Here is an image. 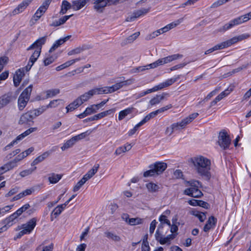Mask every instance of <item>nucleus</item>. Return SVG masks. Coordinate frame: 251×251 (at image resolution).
Returning <instances> with one entry per match:
<instances>
[{
  "instance_id": "1",
  "label": "nucleus",
  "mask_w": 251,
  "mask_h": 251,
  "mask_svg": "<svg viewBox=\"0 0 251 251\" xmlns=\"http://www.w3.org/2000/svg\"><path fill=\"white\" fill-rule=\"evenodd\" d=\"M194 169L201 176L210 179L211 177V161L203 156L199 155L191 158Z\"/></svg>"
},
{
  "instance_id": "2",
  "label": "nucleus",
  "mask_w": 251,
  "mask_h": 251,
  "mask_svg": "<svg viewBox=\"0 0 251 251\" xmlns=\"http://www.w3.org/2000/svg\"><path fill=\"white\" fill-rule=\"evenodd\" d=\"M250 37V35L248 33H244L241 35H239L237 36L232 37L226 41L220 43L216 45L213 47L209 49V51L212 53L214 51L222 50L225 48H227L230 47L233 44H235L239 42L242 41L243 40L249 38Z\"/></svg>"
},
{
  "instance_id": "3",
  "label": "nucleus",
  "mask_w": 251,
  "mask_h": 251,
  "mask_svg": "<svg viewBox=\"0 0 251 251\" xmlns=\"http://www.w3.org/2000/svg\"><path fill=\"white\" fill-rule=\"evenodd\" d=\"M179 75H177L175 77L168 79L165 81L164 82L160 83L158 85L154 86L153 88L151 89H149L145 91L141 92V93H139L137 96V98L138 99L141 98L149 93L156 92L158 90H161L164 88L169 87L172 85L178 79H179Z\"/></svg>"
},
{
  "instance_id": "4",
  "label": "nucleus",
  "mask_w": 251,
  "mask_h": 251,
  "mask_svg": "<svg viewBox=\"0 0 251 251\" xmlns=\"http://www.w3.org/2000/svg\"><path fill=\"white\" fill-rule=\"evenodd\" d=\"M250 19H251V12L231 20L228 23L218 29V31L220 32H225L234 26L240 25Z\"/></svg>"
},
{
  "instance_id": "5",
  "label": "nucleus",
  "mask_w": 251,
  "mask_h": 251,
  "mask_svg": "<svg viewBox=\"0 0 251 251\" xmlns=\"http://www.w3.org/2000/svg\"><path fill=\"white\" fill-rule=\"evenodd\" d=\"M200 182L198 180H191L186 182V186H190L184 191V194L191 196L194 198H200L202 195V193L199 188L200 186Z\"/></svg>"
},
{
  "instance_id": "6",
  "label": "nucleus",
  "mask_w": 251,
  "mask_h": 251,
  "mask_svg": "<svg viewBox=\"0 0 251 251\" xmlns=\"http://www.w3.org/2000/svg\"><path fill=\"white\" fill-rule=\"evenodd\" d=\"M32 85L28 86L20 95L18 100V106L20 111H22L26 106L29 100Z\"/></svg>"
},
{
  "instance_id": "7",
  "label": "nucleus",
  "mask_w": 251,
  "mask_h": 251,
  "mask_svg": "<svg viewBox=\"0 0 251 251\" xmlns=\"http://www.w3.org/2000/svg\"><path fill=\"white\" fill-rule=\"evenodd\" d=\"M198 113H193L182 120L181 121L172 124L174 131H179L181 129H184L187 125L191 123L198 116Z\"/></svg>"
},
{
  "instance_id": "8",
  "label": "nucleus",
  "mask_w": 251,
  "mask_h": 251,
  "mask_svg": "<svg viewBox=\"0 0 251 251\" xmlns=\"http://www.w3.org/2000/svg\"><path fill=\"white\" fill-rule=\"evenodd\" d=\"M162 228V225H161L158 227L155 234V239L161 245H164L165 244H170L171 241L175 238L176 235L171 234L167 235L165 237H164L163 233L161 231V229Z\"/></svg>"
},
{
  "instance_id": "9",
  "label": "nucleus",
  "mask_w": 251,
  "mask_h": 251,
  "mask_svg": "<svg viewBox=\"0 0 251 251\" xmlns=\"http://www.w3.org/2000/svg\"><path fill=\"white\" fill-rule=\"evenodd\" d=\"M218 144L223 150H226L229 148L231 144V138L226 131H223L219 133Z\"/></svg>"
},
{
  "instance_id": "10",
  "label": "nucleus",
  "mask_w": 251,
  "mask_h": 251,
  "mask_svg": "<svg viewBox=\"0 0 251 251\" xmlns=\"http://www.w3.org/2000/svg\"><path fill=\"white\" fill-rule=\"evenodd\" d=\"M116 0H94V9L97 12L101 13L106 6L114 3Z\"/></svg>"
},
{
  "instance_id": "11",
  "label": "nucleus",
  "mask_w": 251,
  "mask_h": 251,
  "mask_svg": "<svg viewBox=\"0 0 251 251\" xmlns=\"http://www.w3.org/2000/svg\"><path fill=\"white\" fill-rule=\"evenodd\" d=\"M16 97L12 92H8L0 97V109L6 106L12 101L15 100Z\"/></svg>"
},
{
  "instance_id": "12",
  "label": "nucleus",
  "mask_w": 251,
  "mask_h": 251,
  "mask_svg": "<svg viewBox=\"0 0 251 251\" xmlns=\"http://www.w3.org/2000/svg\"><path fill=\"white\" fill-rule=\"evenodd\" d=\"M37 129V127H30L29 129L25 130L24 132L18 136L16 138L12 141L10 144L5 147V149H8L11 147L13 146L15 144H17L24 139L25 137L29 135L30 133L35 131Z\"/></svg>"
},
{
  "instance_id": "13",
  "label": "nucleus",
  "mask_w": 251,
  "mask_h": 251,
  "mask_svg": "<svg viewBox=\"0 0 251 251\" xmlns=\"http://www.w3.org/2000/svg\"><path fill=\"white\" fill-rule=\"evenodd\" d=\"M133 82L134 79L132 78H130L126 80L121 81L120 82H117L111 86H108L110 93L117 91L124 87L130 85L132 84Z\"/></svg>"
},
{
  "instance_id": "14",
  "label": "nucleus",
  "mask_w": 251,
  "mask_h": 251,
  "mask_svg": "<svg viewBox=\"0 0 251 251\" xmlns=\"http://www.w3.org/2000/svg\"><path fill=\"white\" fill-rule=\"evenodd\" d=\"M50 3V0H46L43 3L42 5L37 9L33 16V19L35 21H38L46 11Z\"/></svg>"
},
{
  "instance_id": "15",
  "label": "nucleus",
  "mask_w": 251,
  "mask_h": 251,
  "mask_svg": "<svg viewBox=\"0 0 251 251\" xmlns=\"http://www.w3.org/2000/svg\"><path fill=\"white\" fill-rule=\"evenodd\" d=\"M26 71V67L18 69L15 72L13 76V83L15 87H18L25 75V72Z\"/></svg>"
},
{
  "instance_id": "16",
  "label": "nucleus",
  "mask_w": 251,
  "mask_h": 251,
  "mask_svg": "<svg viewBox=\"0 0 251 251\" xmlns=\"http://www.w3.org/2000/svg\"><path fill=\"white\" fill-rule=\"evenodd\" d=\"M115 111L114 109H109L102 112H100L97 115H95L92 117H89L87 119H86L83 120L84 123L93 121H97L99 119H100L104 117H106L109 115H110L113 113Z\"/></svg>"
},
{
  "instance_id": "17",
  "label": "nucleus",
  "mask_w": 251,
  "mask_h": 251,
  "mask_svg": "<svg viewBox=\"0 0 251 251\" xmlns=\"http://www.w3.org/2000/svg\"><path fill=\"white\" fill-rule=\"evenodd\" d=\"M150 10V8H142L139 10L135 11L132 16L127 18V21H133L135 19L144 16L146 15Z\"/></svg>"
},
{
  "instance_id": "18",
  "label": "nucleus",
  "mask_w": 251,
  "mask_h": 251,
  "mask_svg": "<svg viewBox=\"0 0 251 251\" xmlns=\"http://www.w3.org/2000/svg\"><path fill=\"white\" fill-rule=\"evenodd\" d=\"M35 50L30 57L29 62L27 65L26 66V71L27 72L30 70L31 67L34 63V62L37 60L38 58L39 57L41 50L40 49H37L36 48L34 49Z\"/></svg>"
},
{
  "instance_id": "19",
  "label": "nucleus",
  "mask_w": 251,
  "mask_h": 251,
  "mask_svg": "<svg viewBox=\"0 0 251 251\" xmlns=\"http://www.w3.org/2000/svg\"><path fill=\"white\" fill-rule=\"evenodd\" d=\"M36 224V220L35 218H32L26 224H23L22 226V228L25 234H28L34 229Z\"/></svg>"
},
{
  "instance_id": "20",
  "label": "nucleus",
  "mask_w": 251,
  "mask_h": 251,
  "mask_svg": "<svg viewBox=\"0 0 251 251\" xmlns=\"http://www.w3.org/2000/svg\"><path fill=\"white\" fill-rule=\"evenodd\" d=\"M167 164L164 162H157L154 164L151 165L150 168H153L155 171L156 175H159L162 173L167 168Z\"/></svg>"
},
{
  "instance_id": "21",
  "label": "nucleus",
  "mask_w": 251,
  "mask_h": 251,
  "mask_svg": "<svg viewBox=\"0 0 251 251\" xmlns=\"http://www.w3.org/2000/svg\"><path fill=\"white\" fill-rule=\"evenodd\" d=\"M33 118L29 111L23 114L19 121L18 124L20 125L27 124L29 122H32Z\"/></svg>"
},
{
  "instance_id": "22",
  "label": "nucleus",
  "mask_w": 251,
  "mask_h": 251,
  "mask_svg": "<svg viewBox=\"0 0 251 251\" xmlns=\"http://www.w3.org/2000/svg\"><path fill=\"white\" fill-rule=\"evenodd\" d=\"M47 36H44L39 38L33 44H32L28 49L27 50H33L34 48L40 49L41 50L42 46L46 42Z\"/></svg>"
},
{
  "instance_id": "23",
  "label": "nucleus",
  "mask_w": 251,
  "mask_h": 251,
  "mask_svg": "<svg viewBox=\"0 0 251 251\" xmlns=\"http://www.w3.org/2000/svg\"><path fill=\"white\" fill-rule=\"evenodd\" d=\"M216 222L217 219L214 218V217H210L203 227V231L207 232L210 229L214 228L215 226Z\"/></svg>"
},
{
  "instance_id": "24",
  "label": "nucleus",
  "mask_w": 251,
  "mask_h": 251,
  "mask_svg": "<svg viewBox=\"0 0 251 251\" xmlns=\"http://www.w3.org/2000/svg\"><path fill=\"white\" fill-rule=\"evenodd\" d=\"M93 96L95 95H101L103 94L110 93L108 86H105L100 88H94L91 90Z\"/></svg>"
},
{
  "instance_id": "25",
  "label": "nucleus",
  "mask_w": 251,
  "mask_h": 251,
  "mask_svg": "<svg viewBox=\"0 0 251 251\" xmlns=\"http://www.w3.org/2000/svg\"><path fill=\"white\" fill-rule=\"evenodd\" d=\"M23 213V212L22 211L20 208L18 209L15 212L11 214L5 219V220L7 221V224L9 226H11L13 224L12 222L20 216Z\"/></svg>"
},
{
  "instance_id": "26",
  "label": "nucleus",
  "mask_w": 251,
  "mask_h": 251,
  "mask_svg": "<svg viewBox=\"0 0 251 251\" xmlns=\"http://www.w3.org/2000/svg\"><path fill=\"white\" fill-rule=\"evenodd\" d=\"M65 206L63 204L58 205L52 211L51 213V221H53L54 218L58 217L65 208Z\"/></svg>"
},
{
  "instance_id": "27",
  "label": "nucleus",
  "mask_w": 251,
  "mask_h": 251,
  "mask_svg": "<svg viewBox=\"0 0 251 251\" xmlns=\"http://www.w3.org/2000/svg\"><path fill=\"white\" fill-rule=\"evenodd\" d=\"M89 0H77L73 1L72 9L75 11L78 10L85 6Z\"/></svg>"
},
{
  "instance_id": "28",
  "label": "nucleus",
  "mask_w": 251,
  "mask_h": 251,
  "mask_svg": "<svg viewBox=\"0 0 251 251\" xmlns=\"http://www.w3.org/2000/svg\"><path fill=\"white\" fill-rule=\"evenodd\" d=\"M71 37V35H69L64 38H61V39L57 40L53 44L52 46L50 49L49 51L50 52L53 51L56 49H57L58 47H59L60 45L63 44L65 42H66L68 40H69Z\"/></svg>"
},
{
  "instance_id": "29",
  "label": "nucleus",
  "mask_w": 251,
  "mask_h": 251,
  "mask_svg": "<svg viewBox=\"0 0 251 251\" xmlns=\"http://www.w3.org/2000/svg\"><path fill=\"white\" fill-rule=\"evenodd\" d=\"M99 165H95L92 169L90 170L83 177L86 181L90 179L98 171L99 168Z\"/></svg>"
},
{
  "instance_id": "30",
  "label": "nucleus",
  "mask_w": 251,
  "mask_h": 251,
  "mask_svg": "<svg viewBox=\"0 0 251 251\" xmlns=\"http://www.w3.org/2000/svg\"><path fill=\"white\" fill-rule=\"evenodd\" d=\"M167 94L163 93L161 95H157L152 98L149 101V103L151 106H153L159 103L162 100Z\"/></svg>"
},
{
  "instance_id": "31",
  "label": "nucleus",
  "mask_w": 251,
  "mask_h": 251,
  "mask_svg": "<svg viewBox=\"0 0 251 251\" xmlns=\"http://www.w3.org/2000/svg\"><path fill=\"white\" fill-rule=\"evenodd\" d=\"M131 148L132 145L130 144L126 143L124 146L118 148L115 151V154L120 155L122 153L129 151Z\"/></svg>"
},
{
  "instance_id": "32",
  "label": "nucleus",
  "mask_w": 251,
  "mask_h": 251,
  "mask_svg": "<svg viewBox=\"0 0 251 251\" xmlns=\"http://www.w3.org/2000/svg\"><path fill=\"white\" fill-rule=\"evenodd\" d=\"M92 93L91 90L88 91L87 92L85 93L83 95H81L77 99L81 104H83L84 102L88 100L92 97H93Z\"/></svg>"
},
{
  "instance_id": "33",
  "label": "nucleus",
  "mask_w": 251,
  "mask_h": 251,
  "mask_svg": "<svg viewBox=\"0 0 251 251\" xmlns=\"http://www.w3.org/2000/svg\"><path fill=\"white\" fill-rule=\"evenodd\" d=\"M76 142L77 141H76L75 136H74L70 139L67 140L61 147V149L62 151H65L69 148L72 147Z\"/></svg>"
},
{
  "instance_id": "34",
  "label": "nucleus",
  "mask_w": 251,
  "mask_h": 251,
  "mask_svg": "<svg viewBox=\"0 0 251 251\" xmlns=\"http://www.w3.org/2000/svg\"><path fill=\"white\" fill-rule=\"evenodd\" d=\"M183 57V55L181 54H174L173 55H169L165 57H164V60L165 64H167L172 62L173 61L181 59Z\"/></svg>"
},
{
  "instance_id": "35",
  "label": "nucleus",
  "mask_w": 251,
  "mask_h": 251,
  "mask_svg": "<svg viewBox=\"0 0 251 251\" xmlns=\"http://www.w3.org/2000/svg\"><path fill=\"white\" fill-rule=\"evenodd\" d=\"M47 110V107L42 106L38 109L30 110V113L31 114L33 119L35 117L41 115L44 111Z\"/></svg>"
},
{
  "instance_id": "36",
  "label": "nucleus",
  "mask_w": 251,
  "mask_h": 251,
  "mask_svg": "<svg viewBox=\"0 0 251 251\" xmlns=\"http://www.w3.org/2000/svg\"><path fill=\"white\" fill-rule=\"evenodd\" d=\"M62 176V175L52 173L50 175L48 179L50 183L55 184L61 179Z\"/></svg>"
},
{
  "instance_id": "37",
  "label": "nucleus",
  "mask_w": 251,
  "mask_h": 251,
  "mask_svg": "<svg viewBox=\"0 0 251 251\" xmlns=\"http://www.w3.org/2000/svg\"><path fill=\"white\" fill-rule=\"evenodd\" d=\"M72 8V4L67 0H63L62 2L61 9L60 11V14H64L66 13L68 10Z\"/></svg>"
},
{
  "instance_id": "38",
  "label": "nucleus",
  "mask_w": 251,
  "mask_h": 251,
  "mask_svg": "<svg viewBox=\"0 0 251 251\" xmlns=\"http://www.w3.org/2000/svg\"><path fill=\"white\" fill-rule=\"evenodd\" d=\"M96 129V128H94L93 129H89L87 131L82 132L77 135L75 136V138L76 139L77 141H78L80 140L84 139L86 137L90 135L94 130Z\"/></svg>"
},
{
  "instance_id": "39",
  "label": "nucleus",
  "mask_w": 251,
  "mask_h": 251,
  "mask_svg": "<svg viewBox=\"0 0 251 251\" xmlns=\"http://www.w3.org/2000/svg\"><path fill=\"white\" fill-rule=\"evenodd\" d=\"M134 110L133 107H129L121 111L119 114L118 119L120 121L125 118L127 115L131 113Z\"/></svg>"
},
{
  "instance_id": "40",
  "label": "nucleus",
  "mask_w": 251,
  "mask_h": 251,
  "mask_svg": "<svg viewBox=\"0 0 251 251\" xmlns=\"http://www.w3.org/2000/svg\"><path fill=\"white\" fill-rule=\"evenodd\" d=\"M25 2L24 1L19 4L17 7L13 10L12 13L13 15H16L22 12L27 6Z\"/></svg>"
},
{
  "instance_id": "41",
  "label": "nucleus",
  "mask_w": 251,
  "mask_h": 251,
  "mask_svg": "<svg viewBox=\"0 0 251 251\" xmlns=\"http://www.w3.org/2000/svg\"><path fill=\"white\" fill-rule=\"evenodd\" d=\"M14 168V163L10 162L0 167V175Z\"/></svg>"
},
{
  "instance_id": "42",
  "label": "nucleus",
  "mask_w": 251,
  "mask_h": 251,
  "mask_svg": "<svg viewBox=\"0 0 251 251\" xmlns=\"http://www.w3.org/2000/svg\"><path fill=\"white\" fill-rule=\"evenodd\" d=\"M140 32H137L133 34L130 35L127 38H126L124 42L122 43L123 45H125L127 44H129L132 43L135 40L137 39V38L139 36Z\"/></svg>"
},
{
  "instance_id": "43",
  "label": "nucleus",
  "mask_w": 251,
  "mask_h": 251,
  "mask_svg": "<svg viewBox=\"0 0 251 251\" xmlns=\"http://www.w3.org/2000/svg\"><path fill=\"white\" fill-rule=\"evenodd\" d=\"M233 90V86H229L225 91L221 92L217 97L218 99L222 100L223 98L228 96Z\"/></svg>"
},
{
  "instance_id": "44",
  "label": "nucleus",
  "mask_w": 251,
  "mask_h": 251,
  "mask_svg": "<svg viewBox=\"0 0 251 251\" xmlns=\"http://www.w3.org/2000/svg\"><path fill=\"white\" fill-rule=\"evenodd\" d=\"M146 187L148 191L151 193L156 192L160 189V187L158 185L153 182H150L146 184Z\"/></svg>"
},
{
  "instance_id": "45",
  "label": "nucleus",
  "mask_w": 251,
  "mask_h": 251,
  "mask_svg": "<svg viewBox=\"0 0 251 251\" xmlns=\"http://www.w3.org/2000/svg\"><path fill=\"white\" fill-rule=\"evenodd\" d=\"M81 105V104L80 102L78 101V99H76L66 107L67 112L72 111Z\"/></svg>"
},
{
  "instance_id": "46",
  "label": "nucleus",
  "mask_w": 251,
  "mask_h": 251,
  "mask_svg": "<svg viewBox=\"0 0 251 251\" xmlns=\"http://www.w3.org/2000/svg\"><path fill=\"white\" fill-rule=\"evenodd\" d=\"M104 234L105 236L110 239H111L115 242H119L121 240V237L114 233L113 232H110V231H106L104 232Z\"/></svg>"
},
{
  "instance_id": "47",
  "label": "nucleus",
  "mask_w": 251,
  "mask_h": 251,
  "mask_svg": "<svg viewBox=\"0 0 251 251\" xmlns=\"http://www.w3.org/2000/svg\"><path fill=\"white\" fill-rule=\"evenodd\" d=\"M62 100L60 99L54 100H51L50 103L47 106H45V107H47V109L49 108H55L59 105L60 104L62 103Z\"/></svg>"
},
{
  "instance_id": "48",
  "label": "nucleus",
  "mask_w": 251,
  "mask_h": 251,
  "mask_svg": "<svg viewBox=\"0 0 251 251\" xmlns=\"http://www.w3.org/2000/svg\"><path fill=\"white\" fill-rule=\"evenodd\" d=\"M143 220L140 218H130L128 220V224L131 226H135L143 223Z\"/></svg>"
},
{
  "instance_id": "49",
  "label": "nucleus",
  "mask_w": 251,
  "mask_h": 251,
  "mask_svg": "<svg viewBox=\"0 0 251 251\" xmlns=\"http://www.w3.org/2000/svg\"><path fill=\"white\" fill-rule=\"evenodd\" d=\"M193 215L197 217L201 222H203L206 219V215L203 212L198 211H194L192 212Z\"/></svg>"
},
{
  "instance_id": "50",
  "label": "nucleus",
  "mask_w": 251,
  "mask_h": 251,
  "mask_svg": "<svg viewBox=\"0 0 251 251\" xmlns=\"http://www.w3.org/2000/svg\"><path fill=\"white\" fill-rule=\"evenodd\" d=\"M59 90L57 89L49 90L46 91V99L51 98L59 93Z\"/></svg>"
},
{
  "instance_id": "51",
  "label": "nucleus",
  "mask_w": 251,
  "mask_h": 251,
  "mask_svg": "<svg viewBox=\"0 0 251 251\" xmlns=\"http://www.w3.org/2000/svg\"><path fill=\"white\" fill-rule=\"evenodd\" d=\"M36 169V167H34L32 168L23 171L20 173V175L21 177H25L31 175Z\"/></svg>"
},
{
  "instance_id": "52",
  "label": "nucleus",
  "mask_w": 251,
  "mask_h": 251,
  "mask_svg": "<svg viewBox=\"0 0 251 251\" xmlns=\"http://www.w3.org/2000/svg\"><path fill=\"white\" fill-rule=\"evenodd\" d=\"M86 182L85 179L82 177L74 186L73 191L74 192L77 191Z\"/></svg>"
},
{
  "instance_id": "53",
  "label": "nucleus",
  "mask_w": 251,
  "mask_h": 251,
  "mask_svg": "<svg viewBox=\"0 0 251 251\" xmlns=\"http://www.w3.org/2000/svg\"><path fill=\"white\" fill-rule=\"evenodd\" d=\"M183 21V18H181L180 19H179L177 20L176 21L173 22L168 25V26L169 27V28L170 29L175 27L177 25H179L180 23H181Z\"/></svg>"
},
{
  "instance_id": "54",
  "label": "nucleus",
  "mask_w": 251,
  "mask_h": 251,
  "mask_svg": "<svg viewBox=\"0 0 251 251\" xmlns=\"http://www.w3.org/2000/svg\"><path fill=\"white\" fill-rule=\"evenodd\" d=\"M83 50V49L81 47H77L75 49H73L68 52L69 56L81 53Z\"/></svg>"
},
{
  "instance_id": "55",
  "label": "nucleus",
  "mask_w": 251,
  "mask_h": 251,
  "mask_svg": "<svg viewBox=\"0 0 251 251\" xmlns=\"http://www.w3.org/2000/svg\"><path fill=\"white\" fill-rule=\"evenodd\" d=\"M8 61V58L7 56H2L0 57V72L3 69L5 65H6Z\"/></svg>"
},
{
  "instance_id": "56",
  "label": "nucleus",
  "mask_w": 251,
  "mask_h": 251,
  "mask_svg": "<svg viewBox=\"0 0 251 251\" xmlns=\"http://www.w3.org/2000/svg\"><path fill=\"white\" fill-rule=\"evenodd\" d=\"M159 221L161 222V224L159 225L160 226L161 225H162L163 226L164 224H167L169 226H171L170 222L167 219V217L165 215H161L159 217Z\"/></svg>"
},
{
  "instance_id": "57",
  "label": "nucleus",
  "mask_w": 251,
  "mask_h": 251,
  "mask_svg": "<svg viewBox=\"0 0 251 251\" xmlns=\"http://www.w3.org/2000/svg\"><path fill=\"white\" fill-rule=\"evenodd\" d=\"M165 64V61L163 58L158 59L155 62L152 63V67L154 68L157 67L159 66H161Z\"/></svg>"
},
{
  "instance_id": "58",
  "label": "nucleus",
  "mask_w": 251,
  "mask_h": 251,
  "mask_svg": "<svg viewBox=\"0 0 251 251\" xmlns=\"http://www.w3.org/2000/svg\"><path fill=\"white\" fill-rule=\"evenodd\" d=\"M161 33H161L160 29H158V30L152 32L151 34H150L149 36H148L147 39L148 40L152 39L154 38L155 37L158 36Z\"/></svg>"
},
{
  "instance_id": "59",
  "label": "nucleus",
  "mask_w": 251,
  "mask_h": 251,
  "mask_svg": "<svg viewBox=\"0 0 251 251\" xmlns=\"http://www.w3.org/2000/svg\"><path fill=\"white\" fill-rule=\"evenodd\" d=\"M13 207V205H7L0 208V216L4 215L7 212H8Z\"/></svg>"
},
{
  "instance_id": "60",
  "label": "nucleus",
  "mask_w": 251,
  "mask_h": 251,
  "mask_svg": "<svg viewBox=\"0 0 251 251\" xmlns=\"http://www.w3.org/2000/svg\"><path fill=\"white\" fill-rule=\"evenodd\" d=\"M155 175H156L155 173V171L153 168H150V170L147 171L144 173V177H149L153 176Z\"/></svg>"
},
{
  "instance_id": "61",
  "label": "nucleus",
  "mask_w": 251,
  "mask_h": 251,
  "mask_svg": "<svg viewBox=\"0 0 251 251\" xmlns=\"http://www.w3.org/2000/svg\"><path fill=\"white\" fill-rule=\"evenodd\" d=\"M188 63H182L177 65H176L175 66H173L171 67L170 69L171 71H173L179 69H181L183 68L185 66H186L187 64Z\"/></svg>"
},
{
  "instance_id": "62",
  "label": "nucleus",
  "mask_w": 251,
  "mask_h": 251,
  "mask_svg": "<svg viewBox=\"0 0 251 251\" xmlns=\"http://www.w3.org/2000/svg\"><path fill=\"white\" fill-rule=\"evenodd\" d=\"M151 65H152V63H151V64L147 65L146 66H140L137 68V70L139 72H143V71H144L145 70H149L150 69H153V67H152Z\"/></svg>"
},
{
  "instance_id": "63",
  "label": "nucleus",
  "mask_w": 251,
  "mask_h": 251,
  "mask_svg": "<svg viewBox=\"0 0 251 251\" xmlns=\"http://www.w3.org/2000/svg\"><path fill=\"white\" fill-rule=\"evenodd\" d=\"M157 223V222L155 220H153L151 222L150 226V233L151 234H152L154 232Z\"/></svg>"
},
{
  "instance_id": "64",
  "label": "nucleus",
  "mask_w": 251,
  "mask_h": 251,
  "mask_svg": "<svg viewBox=\"0 0 251 251\" xmlns=\"http://www.w3.org/2000/svg\"><path fill=\"white\" fill-rule=\"evenodd\" d=\"M43 161H44V160H43L42 157L41 156V155H40L38 156V157H37L32 161L31 165V166H35V165L38 164V163L42 162Z\"/></svg>"
}]
</instances>
